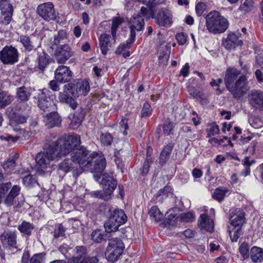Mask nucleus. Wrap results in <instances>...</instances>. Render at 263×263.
I'll list each match as a JSON object with an SVG mask.
<instances>
[{
  "instance_id": "obj_1",
  "label": "nucleus",
  "mask_w": 263,
  "mask_h": 263,
  "mask_svg": "<svg viewBox=\"0 0 263 263\" xmlns=\"http://www.w3.org/2000/svg\"><path fill=\"white\" fill-rule=\"evenodd\" d=\"M64 136H76L79 137V143L67 155H70V159H65L59 164V170L67 173L79 166L84 171L90 169L95 176L101 175L106 167V161L101 153L93 152L89 155L88 151L84 146L78 147L80 143V137L77 134L64 135Z\"/></svg>"
},
{
  "instance_id": "obj_2",
  "label": "nucleus",
  "mask_w": 263,
  "mask_h": 263,
  "mask_svg": "<svg viewBox=\"0 0 263 263\" xmlns=\"http://www.w3.org/2000/svg\"><path fill=\"white\" fill-rule=\"evenodd\" d=\"M79 142V137L76 136H62L51 143L44 152L37 154L35 157L38 171L52 167L54 160L67 155Z\"/></svg>"
},
{
  "instance_id": "obj_3",
  "label": "nucleus",
  "mask_w": 263,
  "mask_h": 263,
  "mask_svg": "<svg viewBox=\"0 0 263 263\" xmlns=\"http://www.w3.org/2000/svg\"><path fill=\"white\" fill-rule=\"evenodd\" d=\"M224 82L227 88L236 99L242 97L248 90L247 79L236 68H230L227 70Z\"/></svg>"
},
{
  "instance_id": "obj_4",
  "label": "nucleus",
  "mask_w": 263,
  "mask_h": 263,
  "mask_svg": "<svg viewBox=\"0 0 263 263\" xmlns=\"http://www.w3.org/2000/svg\"><path fill=\"white\" fill-rule=\"evenodd\" d=\"M205 26L211 33L217 34L226 31L229 27V22L217 11H212L205 17Z\"/></svg>"
},
{
  "instance_id": "obj_5",
  "label": "nucleus",
  "mask_w": 263,
  "mask_h": 263,
  "mask_svg": "<svg viewBox=\"0 0 263 263\" xmlns=\"http://www.w3.org/2000/svg\"><path fill=\"white\" fill-rule=\"evenodd\" d=\"M245 213L241 209H236L231 214L229 234L232 241H237L240 235L242 224L245 222Z\"/></svg>"
},
{
  "instance_id": "obj_6",
  "label": "nucleus",
  "mask_w": 263,
  "mask_h": 263,
  "mask_svg": "<svg viewBox=\"0 0 263 263\" xmlns=\"http://www.w3.org/2000/svg\"><path fill=\"white\" fill-rule=\"evenodd\" d=\"M102 176L101 184L103 190L95 191L93 194L97 197H99L104 200H108L110 199L111 195L116 188L117 182L114 178L112 174H103Z\"/></svg>"
},
{
  "instance_id": "obj_7",
  "label": "nucleus",
  "mask_w": 263,
  "mask_h": 263,
  "mask_svg": "<svg viewBox=\"0 0 263 263\" xmlns=\"http://www.w3.org/2000/svg\"><path fill=\"white\" fill-rule=\"evenodd\" d=\"M127 221V216L122 210L116 209L110 213L108 220L104 223L105 231L107 233L116 231L118 228Z\"/></svg>"
},
{
  "instance_id": "obj_8",
  "label": "nucleus",
  "mask_w": 263,
  "mask_h": 263,
  "mask_svg": "<svg viewBox=\"0 0 263 263\" xmlns=\"http://www.w3.org/2000/svg\"><path fill=\"white\" fill-rule=\"evenodd\" d=\"M38 95V106L42 110H45L54 106L55 96L46 88L39 90Z\"/></svg>"
},
{
  "instance_id": "obj_9",
  "label": "nucleus",
  "mask_w": 263,
  "mask_h": 263,
  "mask_svg": "<svg viewBox=\"0 0 263 263\" xmlns=\"http://www.w3.org/2000/svg\"><path fill=\"white\" fill-rule=\"evenodd\" d=\"M71 95L73 98L86 96L90 91V85L86 80H78L73 83H69Z\"/></svg>"
},
{
  "instance_id": "obj_10",
  "label": "nucleus",
  "mask_w": 263,
  "mask_h": 263,
  "mask_svg": "<svg viewBox=\"0 0 263 263\" xmlns=\"http://www.w3.org/2000/svg\"><path fill=\"white\" fill-rule=\"evenodd\" d=\"M37 12L39 15L46 21L55 20L57 14L52 3L48 2L38 6Z\"/></svg>"
},
{
  "instance_id": "obj_11",
  "label": "nucleus",
  "mask_w": 263,
  "mask_h": 263,
  "mask_svg": "<svg viewBox=\"0 0 263 263\" xmlns=\"http://www.w3.org/2000/svg\"><path fill=\"white\" fill-rule=\"evenodd\" d=\"M17 50L12 46L5 47L1 50V61L4 64H13L18 61Z\"/></svg>"
},
{
  "instance_id": "obj_12",
  "label": "nucleus",
  "mask_w": 263,
  "mask_h": 263,
  "mask_svg": "<svg viewBox=\"0 0 263 263\" xmlns=\"http://www.w3.org/2000/svg\"><path fill=\"white\" fill-rule=\"evenodd\" d=\"M241 36V33L239 32L230 33L226 37H223L222 40V45L228 50H233L238 46H241L243 42L239 40Z\"/></svg>"
},
{
  "instance_id": "obj_13",
  "label": "nucleus",
  "mask_w": 263,
  "mask_h": 263,
  "mask_svg": "<svg viewBox=\"0 0 263 263\" xmlns=\"http://www.w3.org/2000/svg\"><path fill=\"white\" fill-rule=\"evenodd\" d=\"M130 43H133L135 39L136 31H141L144 25L143 18L139 14H135L133 16L130 21Z\"/></svg>"
},
{
  "instance_id": "obj_14",
  "label": "nucleus",
  "mask_w": 263,
  "mask_h": 263,
  "mask_svg": "<svg viewBox=\"0 0 263 263\" xmlns=\"http://www.w3.org/2000/svg\"><path fill=\"white\" fill-rule=\"evenodd\" d=\"M76 256L72 257V263H97L98 259L97 257H86V250L83 246H78L75 248Z\"/></svg>"
},
{
  "instance_id": "obj_15",
  "label": "nucleus",
  "mask_w": 263,
  "mask_h": 263,
  "mask_svg": "<svg viewBox=\"0 0 263 263\" xmlns=\"http://www.w3.org/2000/svg\"><path fill=\"white\" fill-rule=\"evenodd\" d=\"M76 256L72 257V263H97L98 259L97 257H86V250L83 246H78L75 248Z\"/></svg>"
},
{
  "instance_id": "obj_16",
  "label": "nucleus",
  "mask_w": 263,
  "mask_h": 263,
  "mask_svg": "<svg viewBox=\"0 0 263 263\" xmlns=\"http://www.w3.org/2000/svg\"><path fill=\"white\" fill-rule=\"evenodd\" d=\"M13 8L8 0H1V24L8 25L12 19Z\"/></svg>"
},
{
  "instance_id": "obj_17",
  "label": "nucleus",
  "mask_w": 263,
  "mask_h": 263,
  "mask_svg": "<svg viewBox=\"0 0 263 263\" xmlns=\"http://www.w3.org/2000/svg\"><path fill=\"white\" fill-rule=\"evenodd\" d=\"M72 78V72L69 67L66 66H59L55 70L54 78L61 84L69 82Z\"/></svg>"
},
{
  "instance_id": "obj_18",
  "label": "nucleus",
  "mask_w": 263,
  "mask_h": 263,
  "mask_svg": "<svg viewBox=\"0 0 263 263\" xmlns=\"http://www.w3.org/2000/svg\"><path fill=\"white\" fill-rule=\"evenodd\" d=\"M155 22L159 26L169 27L173 23L172 14L168 10H160L155 17Z\"/></svg>"
},
{
  "instance_id": "obj_19",
  "label": "nucleus",
  "mask_w": 263,
  "mask_h": 263,
  "mask_svg": "<svg viewBox=\"0 0 263 263\" xmlns=\"http://www.w3.org/2000/svg\"><path fill=\"white\" fill-rule=\"evenodd\" d=\"M249 104L254 108L263 110V92L253 90L249 95Z\"/></svg>"
},
{
  "instance_id": "obj_20",
  "label": "nucleus",
  "mask_w": 263,
  "mask_h": 263,
  "mask_svg": "<svg viewBox=\"0 0 263 263\" xmlns=\"http://www.w3.org/2000/svg\"><path fill=\"white\" fill-rule=\"evenodd\" d=\"M54 54L57 62L64 64L72 55V52L68 45H63L56 49Z\"/></svg>"
},
{
  "instance_id": "obj_21",
  "label": "nucleus",
  "mask_w": 263,
  "mask_h": 263,
  "mask_svg": "<svg viewBox=\"0 0 263 263\" xmlns=\"http://www.w3.org/2000/svg\"><path fill=\"white\" fill-rule=\"evenodd\" d=\"M23 105L24 106V110H23L21 109L18 112L14 114L11 120V125L24 124L27 121L29 117L30 107L29 106L25 104Z\"/></svg>"
},
{
  "instance_id": "obj_22",
  "label": "nucleus",
  "mask_w": 263,
  "mask_h": 263,
  "mask_svg": "<svg viewBox=\"0 0 263 263\" xmlns=\"http://www.w3.org/2000/svg\"><path fill=\"white\" fill-rule=\"evenodd\" d=\"M198 227L201 230H204L210 233H212L214 231L213 220L206 214H202L200 215L198 220Z\"/></svg>"
},
{
  "instance_id": "obj_23",
  "label": "nucleus",
  "mask_w": 263,
  "mask_h": 263,
  "mask_svg": "<svg viewBox=\"0 0 263 263\" xmlns=\"http://www.w3.org/2000/svg\"><path fill=\"white\" fill-rule=\"evenodd\" d=\"M4 247L16 248V235L14 232H5L1 236Z\"/></svg>"
},
{
  "instance_id": "obj_24",
  "label": "nucleus",
  "mask_w": 263,
  "mask_h": 263,
  "mask_svg": "<svg viewBox=\"0 0 263 263\" xmlns=\"http://www.w3.org/2000/svg\"><path fill=\"white\" fill-rule=\"evenodd\" d=\"M45 121L47 127L52 128L59 126L61 123V119L57 112H52L47 115Z\"/></svg>"
},
{
  "instance_id": "obj_25",
  "label": "nucleus",
  "mask_w": 263,
  "mask_h": 263,
  "mask_svg": "<svg viewBox=\"0 0 263 263\" xmlns=\"http://www.w3.org/2000/svg\"><path fill=\"white\" fill-rule=\"evenodd\" d=\"M174 146L173 143H169L163 149L159 157L160 164L161 165H164L168 160Z\"/></svg>"
},
{
  "instance_id": "obj_26",
  "label": "nucleus",
  "mask_w": 263,
  "mask_h": 263,
  "mask_svg": "<svg viewBox=\"0 0 263 263\" xmlns=\"http://www.w3.org/2000/svg\"><path fill=\"white\" fill-rule=\"evenodd\" d=\"M250 255L253 262H261L263 260V249L254 246L250 250Z\"/></svg>"
},
{
  "instance_id": "obj_27",
  "label": "nucleus",
  "mask_w": 263,
  "mask_h": 263,
  "mask_svg": "<svg viewBox=\"0 0 263 263\" xmlns=\"http://www.w3.org/2000/svg\"><path fill=\"white\" fill-rule=\"evenodd\" d=\"M20 190L21 187L20 186L14 185L5 199L4 203L7 206L12 205L13 204L14 199L15 197L18 195Z\"/></svg>"
},
{
  "instance_id": "obj_28",
  "label": "nucleus",
  "mask_w": 263,
  "mask_h": 263,
  "mask_svg": "<svg viewBox=\"0 0 263 263\" xmlns=\"http://www.w3.org/2000/svg\"><path fill=\"white\" fill-rule=\"evenodd\" d=\"M110 36L107 34H103L99 37V45L101 52L103 54L106 55L108 48Z\"/></svg>"
},
{
  "instance_id": "obj_29",
  "label": "nucleus",
  "mask_w": 263,
  "mask_h": 263,
  "mask_svg": "<svg viewBox=\"0 0 263 263\" xmlns=\"http://www.w3.org/2000/svg\"><path fill=\"white\" fill-rule=\"evenodd\" d=\"M172 188L169 186H166L158 192L156 196V201L157 202L161 203L164 199L172 196Z\"/></svg>"
},
{
  "instance_id": "obj_30",
  "label": "nucleus",
  "mask_w": 263,
  "mask_h": 263,
  "mask_svg": "<svg viewBox=\"0 0 263 263\" xmlns=\"http://www.w3.org/2000/svg\"><path fill=\"white\" fill-rule=\"evenodd\" d=\"M71 96L70 84H67L63 86V91L59 93L58 99L60 102L66 103Z\"/></svg>"
},
{
  "instance_id": "obj_31",
  "label": "nucleus",
  "mask_w": 263,
  "mask_h": 263,
  "mask_svg": "<svg viewBox=\"0 0 263 263\" xmlns=\"http://www.w3.org/2000/svg\"><path fill=\"white\" fill-rule=\"evenodd\" d=\"M67 39V33L66 31L61 30L54 35L53 40L51 43V47L54 48V46L57 45L60 42H63Z\"/></svg>"
},
{
  "instance_id": "obj_32",
  "label": "nucleus",
  "mask_w": 263,
  "mask_h": 263,
  "mask_svg": "<svg viewBox=\"0 0 263 263\" xmlns=\"http://www.w3.org/2000/svg\"><path fill=\"white\" fill-rule=\"evenodd\" d=\"M148 214L151 219L155 222L160 221L163 218V214L156 206H152L149 210Z\"/></svg>"
},
{
  "instance_id": "obj_33",
  "label": "nucleus",
  "mask_w": 263,
  "mask_h": 263,
  "mask_svg": "<svg viewBox=\"0 0 263 263\" xmlns=\"http://www.w3.org/2000/svg\"><path fill=\"white\" fill-rule=\"evenodd\" d=\"M108 246L113 249L122 253L124 249V246L122 240L118 238H111L109 239Z\"/></svg>"
},
{
  "instance_id": "obj_34",
  "label": "nucleus",
  "mask_w": 263,
  "mask_h": 263,
  "mask_svg": "<svg viewBox=\"0 0 263 263\" xmlns=\"http://www.w3.org/2000/svg\"><path fill=\"white\" fill-rule=\"evenodd\" d=\"M34 227L32 223L24 221L18 226V230L23 234L29 236L33 230Z\"/></svg>"
},
{
  "instance_id": "obj_35",
  "label": "nucleus",
  "mask_w": 263,
  "mask_h": 263,
  "mask_svg": "<svg viewBox=\"0 0 263 263\" xmlns=\"http://www.w3.org/2000/svg\"><path fill=\"white\" fill-rule=\"evenodd\" d=\"M228 192V190L226 187L220 186L217 187L213 193L212 197L217 201L220 202L224 199Z\"/></svg>"
},
{
  "instance_id": "obj_36",
  "label": "nucleus",
  "mask_w": 263,
  "mask_h": 263,
  "mask_svg": "<svg viewBox=\"0 0 263 263\" xmlns=\"http://www.w3.org/2000/svg\"><path fill=\"white\" fill-rule=\"evenodd\" d=\"M31 96V93L24 86L20 87L16 89V97L22 101H27Z\"/></svg>"
},
{
  "instance_id": "obj_37",
  "label": "nucleus",
  "mask_w": 263,
  "mask_h": 263,
  "mask_svg": "<svg viewBox=\"0 0 263 263\" xmlns=\"http://www.w3.org/2000/svg\"><path fill=\"white\" fill-rule=\"evenodd\" d=\"M122 253V252H119L118 250H114L108 246L106 252V258L109 261L113 262L117 260L119 258Z\"/></svg>"
},
{
  "instance_id": "obj_38",
  "label": "nucleus",
  "mask_w": 263,
  "mask_h": 263,
  "mask_svg": "<svg viewBox=\"0 0 263 263\" xmlns=\"http://www.w3.org/2000/svg\"><path fill=\"white\" fill-rule=\"evenodd\" d=\"M123 19L119 17H115L112 18V23L111 29V33L114 40V43L116 42V37L117 30L119 26L123 22Z\"/></svg>"
},
{
  "instance_id": "obj_39",
  "label": "nucleus",
  "mask_w": 263,
  "mask_h": 263,
  "mask_svg": "<svg viewBox=\"0 0 263 263\" xmlns=\"http://www.w3.org/2000/svg\"><path fill=\"white\" fill-rule=\"evenodd\" d=\"M254 2L253 0H244L239 6V10L242 13L246 14L250 12L253 8Z\"/></svg>"
},
{
  "instance_id": "obj_40",
  "label": "nucleus",
  "mask_w": 263,
  "mask_h": 263,
  "mask_svg": "<svg viewBox=\"0 0 263 263\" xmlns=\"http://www.w3.org/2000/svg\"><path fill=\"white\" fill-rule=\"evenodd\" d=\"M49 56L44 52L41 53L38 57V65L40 69L43 70L48 64Z\"/></svg>"
},
{
  "instance_id": "obj_41",
  "label": "nucleus",
  "mask_w": 263,
  "mask_h": 263,
  "mask_svg": "<svg viewBox=\"0 0 263 263\" xmlns=\"http://www.w3.org/2000/svg\"><path fill=\"white\" fill-rule=\"evenodd\" d=\"M249 122L251 126L255 129H259L263 127V121L258 117H250L249 119Z\"/></svg>"
},
{
  "instance_id": "obj_42",
  "label": "nucleus",
  "mask_w": 263,
  "mask_h": 263,
  "mask_svg": "<svg viewBox=\"0 0 263 263\" xmlns=\"http://www.w3.org/2000/svg\"><path fill=\"white\" fill-rule=\"evenodd\" d=\"M113 141L112 136L109 133H103L100 136V141L103 146H109Z\"/></svg>"
},
{
  "instance_id": "obj_43",
  "label": "nucleus",
  "mask_w": 263,
  "mask_h": 263,
  "mask_svg": "<svg viewBox=\"0 0 263 263\" xmlns=\"http://www.w3.org/2000/svg\"><path fill=\"white\" fill-rule=\"evenodd\" d=\"M12 100V97L8 92H1V107L9 104Z\"/></svg>"
},
{
  "instance_id": "obj_44",
  "label": "nucleus",
  "mask_w": 263,
  "mask_h": 263,
  "mask_svg": "<svg viewBox=\"0 0 263 263\" xmlns=\"http://www.w3.org/2000/svg\"><path fill=\"white\" fill-rule=\"evenodd\" d=\"M23 183L26 187H31L36 183V180L32 175H28L23 178Z\"/></svg>"
},
{
  "instance_id": "obj_45",
  "label": "nucleus",
  "mask_w": 263,
  "mask_h": 263,
  "mask_svg": "<svg viewBox=\"0 0 263 263\" xmlns=\"http://www.w3.org/2000/svg\"><path fill=\"white\" fill-rule=\"evenodd\" d=\"M20 41L23 45L24 47L28 51H30L33 49V46L31 43V41L29 36L26 35H21L20 37Z\"/></svg>"
},
{
  "instance_id": "obj_46",
  "label": "nucleus",
  "mask_w": 263,
  "mask_h": 263,
  "mask_svg": "<svg viewBox=\"0 0 263 263\" xmlns=\"http://www.w3.org/2000/svg\"><path fill=\"white\" fill-rule=\"evenodd\" d=\"M239 252L244 259H246L249 257V245L246 243H242L239 247Z\"/></svg>"
},
{
  "instance_id": "obj_47",
  "label": "nucleus",
  "mask_w": 263,
  "mask_h": 263,
  "mask_svg": "<svg viewBox=\"0 0 263 263\" xmlns=\"http://www.w3.org/2000/svg\"><path fill=\"white\" fill-rule=\"evenodd\" d=\"M152 109L148 103H144L141 112V117L143 118L149 117L152 114Z\"/></svg>"
},
{
  "instance_id": "obj_48",
  "label": "nucleus",
  "mask_w": 263,
  "mask_h": 263,
  "mask_svg": "<svg viewBox=\"0 0 263 263\" xmlns=\"http://www.w3.org/2000/svg\"><path fill=\"white\" fill-rule=\"evenodd\" d=\"M3 167L8 173L12 171L15 167V160L13 159L9 160L4 162Z\"/></svg>"
},
{
  "instance_id": "obj_49",
  "label": "nucleus",
  "mask_w": 263,
  "mask_h": 263,
  "mask_svg": "<svg viewBox=\"0 0 263 263\" xmlns=\"http://www.w3.org/2000/svg\"><path fill=\"white\" fill-rule=\"evenodd\" d=\"M208 135L209 137H211L217 135L219 133V129L218 125L215 123H213L209 125L208 128Z\"/></svg>"
},
{
  "instance_id": "obj_50",
  "label": "nucleus",
  "mask_w": 263,
  "mask_h": 263,
  "mask_svg": "<svg viewBox=\"0 0 263 263\" xmlns=\"http://www.w3.org/2000/svg\"><path fill=\"white\" fill-rule=\"evenodd\" d=\"M132 43H130V37L126 43L121 44L116 50V53L117 54H121L127 49H128Z\"/></svg>"
},
{
  "instance_id": "obj_51",
  "label": "nucleus",
  "mask_w": 263,
  "mask_h": 263,
  "mask_svg": "<svg viewBox=\"0 0 263 263\" xmlns=\"http://www.w3.org/2000/svg\"><path fill=\"white\" fill-rule=\"evenodd\" d=\"M180 219L183 222H190L195 220V215L193 213L191 212L184 213L181 214Z\"/></svg>"
},
{
  "instance_id": "obj_52",
  "label": "nucleus",
  "mask_w": 263,
  "mask_h": 263,
  "mask_svg": "<svg viewBox=\"0 0 263 263\" xmlns=\"http://www.w3.org/2000/svg\"><path fill=\"white\" fill-rule=\"evenodd\" d=\"M91 238L95 242H101L104 239V235L100 230H97L92 232Z\"/></svg>"
},
{
  "instance_id": "obj_53",
  "label": "nucleus",
  "mask_w": 263,
  "mask_h": 263,
  "mask_svg": "<svg viewBox=\"0 0 263 263\" xmlns=\"http://www.w3.org/2000/svg\"><path fill=\"white\" fill-rule=\"evenodd\" d=\"M45 258V253L34 255L30 259V263H43Z\"/></svg>"
},
{
  "instance_id": "obj_54",
  "label": "nucleus",
  "mask_w": 263,
  "mask_h": 263,
  "mask_svg": "<svg viewBox=\"0 0 263 263\" xmlns=\"http://www.w3.org/2000/svg\"><path fill=\"white\" fill-rule=\"evenodd\" d=\"M15 208L18 210L22 211V209H26L27 208V204L25 203V198L22 196L18 198L17 203H16Z\"/></svg>"
},
{
  "instance_id": "obj_55",
  "label": "nucleus",
  "mask_w": 263,
  "mask_h": 263,
  "mask_svg": "<svg viewBox=\"0 0 263 263\" xmlns=\"http://www.w3.org/2000/svg\"><path fill=\"white\" fill-rule=\"evenodd\" d=\"M173 124L169 120H166L163 126V132L165 135H169L173 128Z\"/></svg>"
},
{
  "instance_id": "obj_56",
  "label": "nucleus",
  "mask_w": 263,
  "mask_h": 263,
  "mask_svg": "<svg viewBox=\"0 0 263 263\" xmlns=\"http://www.w3.org/2000/svg\"><path fill=\"white\" fill-rule=\"evenodd\" d=\"M254 163V161L253 159H251L249 157H246L243 161V164L246 167V176L250 174V166Z\"/></svg>"
},
{
  "instance_id": "obj_57",
  "label": "nucleus",
  "mask_w": 263,
  "mask_h": 263,
  "mask_svg": "<svg viewBox=\"0 0 263 263\" xmlns=\"http://www.w3.org/2000/svg\"><path fill=\"white\" fill-rule=\"evenodd\" d=\"M177 221V217L176 215L171 214L166 219V223L170 227H174Z\"/></svg>"
},
{
  "instance_id": "obj_58",
  "label": "nucleus",
  "mask_w": 263,
  "mask_h": 263,
  "mask_svg": "<svg viewBox=\"0 0 263 263\" xmlns=\"http://www.w3.org/2000/svg\"><path fill=\"white\" fill-rule=\"evenodd\" d=\"M187 90L190 93L191 96L193 98L200 97L201 96V93L198 91L194 86H187Z\"/></svg>"
},
{
  "instance_id": "obj_59",
  "label": "nucleus",
  "mask_w": 263,
  "mask_h": 263,
  "mask_svg": "<svg viewBox=\"0 0 263 263\" xmlns=\"http://www.w3.org/2000/svg\"><path fill=\"white\" fill-rule=\"evenodd\" d=\"M83 119V115L81 114L79 117H77L76 115H74L71 124L72 126H78L80 125Z\"/></svg>"
},
{
  "instance_id": "obj_60",
  "label": "nucleus",
  "mask_w": 263,
  "mask_h": 263,
  "mask_svg": "<svg viewBox=\"0 0 263 263\" xmlns=\"http://www.w3.org/2000/svg\"><path fill=\"white\" fill-rule=\"evenodd\" d=\"M187 35L183 32L177 33L176 36L179 45H184L187 41Z\"/></svg>"
},
{
  "instance_id": "obj_61",
  "label": "nucleus",
  "mask_w": 263,
  "mask_h": 263,
  "mask_svg": "<svg viewBox=\"0 0 263 263\" xmlns=\"http://www.w3.org/2000/svg\"><path fill=\"white\" fill-rule=\"evenodd\" d=\"M196 12L198 16H201L205 9V4L204 3H198L196 6Z\"/></svg>"
},
{
  "instance_id": "obj_62",
  "label": "nucleus",
  "mask_w": 263,
  "mask_h": 263,
  "mask_svg": "<svg viewBox=\"0 0 263 263\" xmlns=\"http://www.w3.org/2000/svg\"><path fill=\"white\" fill-rule=\"evenodd\" d=\"M120 130L124 129L123 132L124 135H127V133L126 130L128 128L127 120L126 118H123L120 122Z\"/></svg>"
},
{
  "instance_id": "obj_63",
  "label": "nucleus",
  "mask_w": 263,
  "mask_h": 263,
  "mask_svg": "<svg viewBox=\"0 0 263 263\" xmlns=\"http://www.w3.org/2000/svg\"><path fill=\"white\" fill-rule=\"evenodd\" d=\"M139 14L141 15L142 18H149L151 15V9L142 7L141 8L140 12Z\"/></svg>"
},
{
  "instance_id": "obj_64",
  "label": "nucleus",
  "mask_w": 263,
  "mask_h": 263,
  "mask_svg": "<svg viewBox=\"0 0 263 263\" xmlns=\"http://www.w3.org/2000/svg\"><path fill=\"white\" fill-rule=\"evenodd\" d=\"M189 69L190 66L189 63H185L180 70V76H182L184 77H187L189 74Z\"/></svg>"
}]
</instances>
